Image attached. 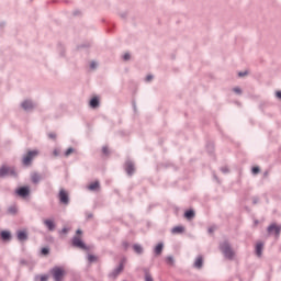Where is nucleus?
<instances>
[{
  "instance_id": "cd10ccee",
  "label": "nucleus",
  "mask_w": 281,
  "mask_h": 281,
  "mask_svg": "<svg viewBox=\"0 0 281 281\" xmlns=\"http://www.w3.org/2000/svg\"><path fill=\"white\" fill-rule=\"evenodd\" d=\"M234 93H236L237 95H243V90L239 87H235L233 88Z\"/></svg>"
},
{
  "instance_id": "4be33fe9",
  "label": "nucleus",
  "mask_w": 281,
  "mask_h": 281,
  "mask_svg": "<svg viewBox=\"0 0 281 281\" xmlns=\"http://www.w3.org/2000/svg\"><path fill=\"white\" fill-rule=\"evenodd\" d=\"M0 236H1L2 240H10V238L12 237V235L8 231H2Z\"/></svg>"
},
{
  "instance_id": "2eb2a0df",
  "label": "nucleus",
  "mask_w": 281,
  "mask_h": 281,
  "mask_svg": "<svg viewBox=\"0 0 281 281\" xmlns=\"http://www.w3.org/2000/svg\"><path fill=\"white\" fill-rule=\"evenodd\" d=\"M265 249V244L262 241L257 243L256 245V256L260 258L262 256V250Z\"/></svg>"
},
{
  "instance_id": "c756f323",
  "label": "nucleus",
  "mask_w": 281,
  "mask_h": 281,
  "mask_svg": "<svg viewBox=\"0 0 281 281\" xmlns=\"http://www.w3.org/2000/svg\"><path fill=\"white\" fill-rule=\"evenodd\" d=\"M74 153V148L69 147L66 153H65V157H69V155H71Z\"/></svg>"
},
{
  "instance_id": "7ed1b4c3",
  "label": "nucleus",
  "mask_w": 281,
  "mask_h": 281,
  "mask_svg": "<svg viewBox=\"0 0 281 281\" xmlns=\"http://www.w3.org/2000/svg\"><path fill=\"white\" fill-rule=\"evenodd\" d=\"M52 273L55 281H63V278H65V270L63 268L55 267Z\"/></svg>"
},
{
  "instance_id": "6e6552de",
  "label": "nucleus",
  "mask_w": 281,
  "mask_h": 281,
  "mask_svg": "<svg viewBox=\"0 0 281 281\" xmlns=\"http://www.w3.org/2000/svg\"><path fill=\"white\" fill-rule=\"evenodd\" d=\"M267 232L268 234H273L274 233V236H280V232H281V226H278L276 224H270L267 228Z\"/></svg>"
},
{
  "instance_id": "1a4fd4ad",
  "label": "nucleus",
  "mask_w": 281,
  "mask_h": 281,
  "mask_svg": "<svg viewBox=\"0 0 281 281\" xmlns=\"http://www.w3.org/2000/svg\"><path fill=\"white\" fill-rule=\"evenodd\" d=\"M124 271V263L121 262L117 268H115L110 274L109 278H112L113 280H115V278H117V276H120V273H122Z\"/></svg>"
},
{
  "instance_id": "a878e982",
  "label": "nucleus",
  "mask_w": 281,
  "mask_h": 281,
  "mask_svg": "<svg viewBox=\"0 0 281 281\" xmlns=\"http://www.w3.org/2000/svg\"><path fill=\"white\" fill-rule=\"evenodd\" d=\"M166 262H167V265H175V257H172V256H168L167 258H166Z\"/></svg>"
},
{
  "instance_id": "49530a36",
  "label": "nucleus",
  "mask_w": 281,
  "mask_h": 281,
  "mask_svg": "<svg viewBox=\"0 0 281 281\" xmlns=\"http://www.w3.org/2000/svg\"><path fill=\"white\" fill-rule=\"evenodd\" d=\"M252 203H255V204L258 203V198H255Z\"/></svg>"
},
{
  "instance_id": "ea45409f",
  "label": "nucleus",
  "mask_w": 281,
  "mask_h": 281,
  "mask_svg": "<svg viewBox=\"0 0 281 281\" xmlns=\"http://www.w3.org/2000/svg\"><path fill=\"white\" fill-rule=\"evenodd\" d=\"M49 139H56V133H48Z\"/></svg>"
},
{
  "instance_id": "c85d7f7f",
  "label": "nucleus",
  "mask_w": 281,
  "mask_h": 281,
  "mask_svg": "<svg viewBox=\"0 0 281 281\" xmlns=\"http://www.w3.org/2000/svg\"><path fill=\"white\" fill-rule=\"evenodd\" d=\"M98 260V257L94 255H88V262H95Z\"/></svg>"
},
{
  "instance_id": "a19ab883",
  "label": "nucleus",
  "mask_w": 281,
  "mask_h": 281,
  "mask_svg": "<svg viewBox=\"0 0 281 281\" xmlns=\"http://www.w3.org/2000/svg\"><path fill=\"white\" fill-rule=\"evenodd\" d=\"M276 98H278V100H281V90L276 92Z\"/></svg>"
},
{
  "instance_id": "393cba45",
  "label": "nucleus",
  "mask_w": 281,
  "mask_h": 281,
  "mask_svg": "<svg viewBox=\"0 0 281 281\" xmlns=\"http://www.w3.org/2000/svg\"><path fill=\"white\" fill-rule=\"evenodd\" d=\"M35 280L36 281H47V280H49V276H47V274H44V276H41V277H35Z\"/></svg>"
},
{
  "instance_id": "f3484780",
  "label": "nucleus",
  "mask_w": 281,
  "mask_h": 281,
  "mask_svg": "<svg viewBox=\"0 0 281 281\" xmlns=\"http://www.w3.org/2000/svg\"><path fill=\"white\" fill-rule=\"evenodd\" d=\"M88 190H90V192H95V190H100V182L95 181L90 183Z\"/></svg>"
},
{
  "instance_id": "4c0bfd02",
  "label": "nucleus",
  "mask_w": 281,
  "mask_h": 281,
  "mask_svg": "<svg viewBox=\"0 0 281 281\" xmlns=\"http://www.w3.org/2000/svg\"><path fill=\"white\" fill-rule=\"evenodd\" d=\"M123 60H131V54L125 53V54L123 55Z\"/></svg>"
},
{
  "instance_id": "423d86ee",
  "label": "nucleus",
  "mask_w": 281,
  "mask_h": 281,
  "mask_svg": "<svg viewBox=\"0 0 281 281\" xmlns=\"http://www.w3.org/2000/svg\"><path fill=\"white\" fill-rule=\"evenodd\" d=\"M58 199L61 205H69V193L65 189H60Z\"/></svg>"
},
{
  "instance_id": "39448f33",
  "label": "nucleus",
  "mask_w": 281,
  "mask_h": 281,
  "mask_svg": "<svg viewBox=\"0 0 281 281\" xmlns=\"http://www.w3.org/2000/svg\"><path fill=\"white\" fill-rule=\"evenodd\" d=\"M203 265H205V258L203 257V255H199L198 257H195L192 267L193 269L201 271V269H203Z\"/></svg>"
},
{
  "instance_id": "09e8293b",
  "label": "nucleus",
  "mask_w": 281,
  "mask_h": 281,
  "mask_svg": "<svg viewBox=\"0 0 281 281\" xmlns=\"http://www.w3.org/2000/svg\"><path fill=\"white\" fill-rule=\"evenodd\" d=\"M77 234H82V231H80V229H77Z\"/></svg>"
},
{
  "instance_id": "37998d69",
  "label": "nucleus",
  "mask_w": 281,
  "mask_h": 281,
  "mask_svg": "<svg viewBox=\"0 0 281 281\" xmlns=\"http://www.w3.org/2000/svg\"><path fill=\"white\" fill-rule=\"evenodd\" d=\"M53 155H54L55 157H58L59 153L57 151V149H55V150L53 151Z\"/></svg>"
},
{
  "instance_id": "8fccbe9b",
  "label": "nucleus",
  "mask_w": 281,
  "mask_h": 281,
  "mask_svg": "<svg viewBox=\"0 0 281 281\" xmlns=\"http://www.w3.org/2000/svg\"><path fill=\"white\" fill-rule=\"evenodd\" d=\"M123 245H124L125 248L128 247V243H124Z\"/></svg>"
},
{
  "instance_id": "e433bc0d",
  "label": "nucleus",
  "mask_w": 281,
  "mask_h": 281,
  "mask_svg": "<svg viewBox=\"0 0 281 281\" xmlns=\"http://www.w3.org/2000/svg\"><path fill=\"white\" fill-rule=\"evenodd\" d=\"M153 78H155L153 75H147L146 78H145V80H146L147 82H153Z\"/></svg>"
},
{
  "instance_id": "2f4dec72",
  "label": "nucleus",
  "mask_w": 281,
  "mask_h": 281,
  "mask_svg": "<svg viewBox=\"0 0 281 281\" xmlns=\"http://www.w3.org/2000/svg\"><path fill=\"white\" fill-rule=\"evenodd\" d=\"M252 175H258L260 172V167H254L251 169Z\"/></svg>"
},
{
  "instance_id": "f03ea898",
  "label": "nucleus",
  "mask_w": 281,
  "mask_h": 281,
  "mask_svg": "<svg viewBox=\"0 0 281 281\" xmlns=\"http://www.w3.org/2000/svg\"><path fill=\"white\" fill-rule=\"evenodd\" d=\"M16 169L14 167H8L5 165L0 167V179L5 177H18Z\"/></svg>"
},
{
  "instance_id": "c03bdc74",
  "label": "nucleus",
  "mask_w": 281,
  "mask_h": 281,
  "mask_svg": "<svg viewBox=\"0 0 281 281\" xmlns=\"http://www.w3.org/2000/svg\"><path fill=\"white\" fill-rule=\"evenodd\" d=\"M87 218H93V213H88Z\"/></svg>"
},
{
  "instance_id": "bb28decb",
  "label": "nucleus",
  "mask_w": 281,
  "mask_h": 281,
  "mask_svg": "<svg viewBox=\"0 0 281 281\" xmlns=\"http://www.w3.org/2000/svg\"><path fill=\"white\" fill-rule=\"evenodd\" d=\"M145 281H155V279H153V276L148 271L145 272Z\"/></svg>"
},
{
  "instance_id": "79ce46f5",
  "label": "nucleus",
  "mask_w": 281,
  "mask_h": 281,
  "mask_svg": "<svg viewBox=\"0 0 281 281\" xmlns=\"http://www.w3.org/2000/svg\"><path fill=\"white\" fill-rule=\"evenodd\" d=\"M102 153H103L104 155H108V154H109V148L103 147V148H102Z\"/></svg>"
},
{
  "instance_id": "4468645a",
  "label": "nucleus",
  "mask_w": 281,
  "mask_h": 281,
  "mask_svg": "<svg viewBox=\"0 0 281 281\" xmlns=\"http://www.w3.org/2000/svg\"><path fill=\"white\" fill-rule=\"evenodd\" d=\"M16 236L20 243H25L27 240V231H18Z\"/></svg>"
},
{
  "instance_id": "0eeeda50",
  "label": "nucleus",
  "mask_w": 281,
  "mask_h": 281,
  "mask_svg": "<svg viewBox=\"0 0 281 281\" xmlns=\"http://www.w3.org/2000/svg\"><path fill=\"white\" fill-rule=\"evenodd\" d=\"M21 106L23 111H34V108L36 106V104L34 103V101L26 99L21 103Z\"/></svg>"
},
{
  "instance_id": "f8f14e48",
  "label": "nucleus",
  "mask_w": 281,
  "mask_h": 281,
  "mask_svg": "<svg viewBox=\"0 0 281 281\" xmlns=\"http://www.w3.org/2000/svg\"><path fill=\"white\" fill-rule=\"evenodd\" d=\"M72 245L74 247H78L79 249H87V245H85V241L80 239V237H74L72 238Z\"/></svg>"
},
{
  "instance_id": "aec40b11",
  "label": "nucleus",
  "mask_w": 281,
  "mask_h": 281,
  "mask_svg": "<svg viewBox=\"0 0 281 281\" xmlns=\"http://www.w3.org/2000/svg\"><path fill=\"white\" fill-rule=\"evenodd\" d=\"M194 216H196V214L194 213L193 210H189L184 213V218H187V221H192Z\"/></svg>"
},
{
  "instance_id": "f257e3e1",
  "label": "nucleus",
  "mask_w": 281,
  "mask_h": 281,
  "mask_svg": "<svg viewBox=\"0 0 281 281\" xmlns=\"http://www.w3.org/2000/svg\"><path fill=\"white\" fill-rule=\"evenodd\" d=\"M220 251L223 254L226 260H234L236 256L234 248H232V245L227 240L220 244Z\"/></svg>"
},
{
  "instance_id": "9d476101",
  "label": "nucleus",
  "mask_w": 281,
  "mask_h": 281,
  "mask_svg": "<svg viewBox=\"0 0 281 281\" xmlns=\"http://www.w3.org/2000/svg\"><path fill=\"white\" fill-rule=\"evenodd\" d=\"M125 170L130 177H133V175L135 173V164H133V161L131 160H127L125 164Z\"/></svg>"
},
{
  "instance_id": "dca6fc26",
  "label": "nucleus",
  "mask_w": 281,
  "mask_h": 281,
  "mask_svg": "<svg viewBox=\"0 0 281 281\" xmlns=\"http://www.w3.org/2000/svg\"><path fill=\"white\" fill-rule=\"evenodd\" d=\"M90 106H91V109H98V106H100V98L93 97L90 100Z\"/></svg>"
},
{
  "instance_id": "de8ad7c7",
  "label": "nucleus",
  "mask_w": 281,
  "mask_h": 281,
  "mask_svg": "<svg viewBox=\"0 0 281 281\" xmlns=\"http://www.w3.org/2000/svg\"><path fill=\"white\" fill-rule=\"evenodd\" d=\"M214 232V228H209V234H212Z\"/></svg>"
},
{
  "instance_id": "20e7f679",
  "label": "nucleus",
  "mask_w": 281,
  "mask_h": 281,
  "mask_svg": "<svg viewBox=\"0 0 281 281\" xmlns=\"http://www.w3.org/2000/svg\"><path fill=\"white\" fill-rule=\"evenodd\" d=\"M36 155H38V150L29 151L27 155L23 157L22 164L24 166H30V164H32V159H34Z\"/></svg>"
},
{
  "instance_id": "f704fd0d",
  "label": "nucleus",
  "mask_w": 281,
  "mask_h": 281,
  "mask_svg": "<svg viewBox=\"0 0 281 281\" xmlns=\"http://www.w3.org/2000/svg\"><path fill=\"white\" fill-rule=\"evenodd\" d=\"M121 19H126V16H128V13L126 11H122L119 13Z\"/></svg>"
},
{
  "instance_id": "9b49d317",
  "label": "nucleus",
  "mask_w": 281,
  "mask_h": 281,
  "mask_svg": "<svg viewBox=\"0 0 281 281\" xmlns=\"http://www.w3.org/2000/svg\"><path fill=\"white\" fill-rule=\"evenodd\" d=\"M45 227L48 229V232H54L56 229V222L52 218H46L43 221Z\"/></svg>"
},
{
  "instance_id": "5701e85b",
  "label": "nucleus",
  "mask_w": 281,
  "mask_h": 281,
  "mask_svg": "<svg viewBox=\"0 0 281 281\" xmlns=\"http://www.w3.org/2000/svg\"><path fill=\"white\" fill-rule=\"evenodd\" d=\"M31 179H32V181L34 182V183H40L41 182V175H38V173H36V172H33L32 175H31Z\"/></svg>"
},
{
  "instance_id": "b1692460",
  "label": "nucleus",
  "mask_w": 281,
  "mask_h": 281,
  "mask_svg": "<svg viewBox=\"0 0 281 281\" xmlns=\"http://www.w3.org/2000/svg\"><path fill=\"white\" fill-rule=\"evenodd\" d=\"M18 210L16 206H10L8 209V214H11L12 216H14V214H16Z\"/></svg>"
},
{
  "instance_id": "58836bf2",
  "label": "nucleus",
  "mask_w": 281,
  "mask_h": 281,
  "mask_svg": "<svg viewBox=\"0 0 281 281\" xmlns=\"http://www.w3.org/2000/svg\"><path fill=\"white\" fill-rule=\"evenodd\" d=\"M221 171H222L224 175H227V172H229V168H227V167H222V168H221Z\"/></svg>"
},
{
  "instance_id": "412c9836",
  "label": "nucleus",
  "mask_w": 281,
  "mask_h": 281,
  "mask_svg": "<svg viewBox=\"0 0 281 281\" xmlns=\"http://www.w3.org/2000/svg\"><path fill=\"white\" fill-rule=\"evenodd\" d=\"M186 232V228L183 226H175L171 229V234H183Z\"/></svg>"
},
{
  "instance_id": "473e14b6",
  "label": "nucleus",
  "mask_w": 281,
  "mask_h": 281,
  "mask_svg": "<svg viewBox=\"0 0 281 281\" xmlns=\"http://www.w3.org/2000/svg\"><path fill=\"white\" fill-rule=\"evenodd\" d=\"M59 234H64L65 236H67V234H69V228L64 227V228L59 232Z\"/></svg>"
},
{
  "instance_id": "a211bd4d",
  "label": "nucleus",
  "mask_w": 281,
  "mask_h": 281,
  "mask_svg": "<svg viewBox=\"0 0 281 281\" xmlns=\"http://www.w3.org/2000/svg\"><path fill=\"white\" fill-rule=\"evenodd\" d=\"M133 250L135 251V254H138V256H142V254H144V247H142V245L139 244H134Z\"/></svg>"
},
{
  "instance_id": "6ab92c4d",
  "label": "nucleus",
  "mask_w": 281,
  "mask_h": 281,
  "mask_svg": "<svg viewBox=\"0 0 281 281\" xmlns=\"http://www.w3.org/2000/svg\"><path fill=\"white\" fill-rule=\"evenodd\" d=\"M162 251H164V243H159V244L155 247L154 254H155L156 256H159L160 254H162Z\"/></svg>"
},
{
  "instance_id": "c9c22d12",
  "label": "nucleus",
  "mask_w": 281,
  "mask_h": 281,
  "mask_svg": "<svg viewBox=\"0 0 281 281\" xmlns=\"http://www.w3.org/2000/svg\"><path fill=\"white\" fill-rule=\"evenodd\" d=\"M248 71H239L238 72V76H239V78H245V76H248Z\"/></svg>"
},
{
  "instance_id": "a18cd8bd",
  "label": "nucleus",
  "mask_w": 281,
  "mask_h": 281,
  "mask_svg": "<svg viewBox=\"0 0 281 281\" xmlns=\"http://www.w3.org/2000/svg\"><path fill=\"white\" fill-rule=\"evenodd\" d=\"M214 179L215 181H217V183H221V180H218V177L216 175H214Z\"/></svg>"
},
{
  "instance_id": "ddd939ff",
  "label": "nucleus",
  "mask_w": 281,
  "mask_h": 281,
  "mask_svg": "<svg viewBox=\"0 0 281 281\" xmlns=\"http://www.w3.org/2000/svg\"><path fill=\"white\" fill-rule=\"evenodd\" d=\"M16 194L25 199V196L30 195V187H21L20 189L16 190Z\"/></svg>"
},
{
  "instance_id": "7c9ffc66",
  "label": "nucleus",
  "mask_w": 281,
  "mask_h": 281,
  "mask_svg": "<svg viewBox=\"0 0 281 281\" xmlns=\"http://www.w3.org/2000/svg\"><path fill=\"white\" fill-rule=\"evenodd\" d=\"M90 69H98V61H91Z\"/></svg>"
},
{
  "instance_id": "72a5a7b5",
  "label": "nucleus",
  "mask_w": 281,
  "mask_h": 281,
  "mask_svg": "<svg viewBox=\"0 0 281 281\" xmlns=\"http://www.w3.org/2000/svg\"><path fill=\"white\" fill-rule=\"evenodd\" d=\"M42 255L48 256L49 255V248H42Z\"/></svg>"
}]
</instances>
